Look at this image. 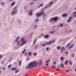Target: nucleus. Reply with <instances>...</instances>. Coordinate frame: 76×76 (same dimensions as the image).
<instances>
[{
  "mask_svg": "<svg viewBox=\"0 0 76 76\" xmlns=\"http://www.w3.org/2000/svg\"><path fill=\"white\" fill-rule=\"evenodd\" d=\"M3 63H4V62H3V61H2L1 62V64H3Z\"/></svg>",
  "mask_w": 76,
  "mask_h": 76,
  "instance_id": "5fc2aeb1",
  "label": "nucleus"
},
{
  "mask_svg": "<svg viewBox=\"0 0 76 76\" xmlns=\"http://www.w3.org/2000/svg\"><path fill=\"white\" fill-rule=\"evenodd\" d=\"M55 42V40H50L49 42L46 43L45 44L42 43L41 45L42 47H45L46 45H50L53 43H54Z\"/></svg>",
  "mask_w": 76,
  "mask_h": 76,
  "instance_id": "7ed1b4c3",
  "label": "nucleus"
},
{
  "mask_svg": "<svg viewBox=\"0 0 76 76\" xmlns=\"http://www.w3.org/2000/svg\"><path fill=\"white\" fill-rule=\"evenodd\" d=\"M73 14H76V12H73Z\"/></svg>",
  "mask_w": 76,
  "mask_h": 76,
  "instance_id": "680f3d73",
  "label": "nucleus"
},
{
  "mask_svg": "<svg viewBox=\"0 0 76 76\" xmlns=\"http://www.w3.org/2000/svg\"><path fill=\"white\" fill-rule=\"evenodd\" d=\"M30 60V58H27V61H28V60Z\"/></svg>",
  "mask_w": 76,
  "mask_h": 76,
  "instance_id": "3c124183",
  "label": "nucleus"
},
{
  "mask_svg": "<svg viewBox=\"0 0 76 76\" xmlns=\"http://www.w3.org/2000/svg\"><path fill=\"white\" fill-rule=\"evenodd\" d=\"M42 63V61L41 60H40L39 61V65H40L41 66V64Z\"/></svg>",
  "mask_w": 76,
  "mask_h": 76,
  "instance_id": "ddd939ff",
  "label": "nucleus"
},
{
  "mask_svg": "<svg viewBox=\"0 0 76 76\" xmlns=\"http://www.w3.org/2000/svg\"><path fill=\"white\" fill-rule=\"evenodd\" d=\"M33 11V10L32 9H31V10H30L29 11V12L28 13V14L30 15V16H31L32 15V12Z\"/></svg>",
  "mask_w": 76,
  "mask_h": 76,
  "instance_id": "0eeeda50",
  "label": "nucleus"
},
{
  "mask_svg": "<svg viewBox=\"0 0 76 76\" xmlns=\"http://www.w3.org/2000/svg\"><path fill=\"white\" fill-rule=\"evenodd\" d=\"M11 70H17V69H16L15 68H11Z\"/></svg>",
  "mask_w": 76,
  "mask_h": 76,
  "instance_id": "a211bd4d",
  "label": "nucleus"
},
{
  "mask_svg": "<svg viewBox=\"0 0 76 76\" xmlns=\"http://www.w3.org/2000/svg\"><path fill=\"white\" fill-rule=\"evenodd\" d=\"M36 41H37V39H35V40L34 41L33 44H35V42H36Z\"/></svg>",
  "mask_w": 76,
  "mask_h": 76,
  "instance_id": "7c9ffc66",
  "label": "nucleus"
},
{
  "mask_svg": "<svg viewBox=\"0 0 76 76\" xmlns=\"http://www.w3.org/2000/svg\"><path fill=\"white\" fill-rule=\"evenodd\" d=\"M72 17H70L69 18V19L68 20H67L66 22L67 23H69V22H70V20H72Z\"/></svg>",
  "mask_w": 76,
  "mask_h": 76,
  "instance_id": "6e6552de",
  "label": "nucleus"
},
{
  "mask_svg": "<svg viewBox=\"0 0 76 76\" xmlns=\"http://www.w3.org/2000/svg\"><path fill=\"white\" fill-rule=\"evenodd\" d=\"M3 69L4 70H6V68H5V67H4L3 68Z\"/></svg>",
  "mask_w": 76,
  "mask_h": 76,
  "instance_id": "e2e57ef3",
  "label": "nucleus"
},
{
  "mask_svg": "<svg viewBox=\"0 0 76 76\" xmlns=\"http://www.w3.org/2000/svg\"><path fill=\"white\" fill-rule=\"evenodd\" d=\"M67 16V14H63L62 15V17H66Z\"/></svg>",
  "mask_w": 76,
  "mask_h": 76,
  "instance_id": "9b49d317",
  "label": "nucleus"
},
{
  "mask_svg": "<svg viewBox=\"0 0 76 76\" xmlns=\"http://www.w3.org/2000/svg\"><path fill=\"white\" fill-rule=\"evenodd\" d=\"M45 15V13H44L42 16V17H44Z\"/></svg>",
  "mask_w": 76,
  "mask_h": 76,
  "instance_id": "4c0bfd02",
  "label": "nucleus"
},
{
  "mask_svg": "<svg viewBox=\"0 0 76 76\" xmlns=\"http://www.w3.org/2000/svg\"><path fill=\"white\" fill-rule=\"evenodd\" d=\"M44 13V11H42L40 12H37L36 13V15L37 16V17L38 18V17H39L40 16H42V14Z\"/></svg>",
  "mask_w": 76,
  "mask_h": 76,
  "instance_id": "20e7f679",
  "label": "nucleus"
},
{
  "mask_svg": "<svg viewBox=\"0 0 76 76\" xmlns=\"http://www.w3.org/2000/svg\"><path fill=\"white\" fill-rule=\"evenodd\" d=\"M53 20H54V19L53 18L50 19V21H51V22L53 21Z\"/></svg>",
  "mask_w": 76,
  "mask_h": 76,
  "instance_id": "a19ab883",
  "label": "nucleus"
},
{
  "mask_svg": "<svg viewBox=\"0 0 76 76\" xmlns=\"http://www.w3.org/2000/svg\"><path fill=\"white\" fill-rule=\"evenodd\" d=\"M11 67H12V65L10 64L8 66V68H10Z\"/></svg>",
  "mask_w": 76,
  "mask_h": 76,
  "instance_id": "473e14b6",
  "label": "nucleus"
},
{
  "mask_svg": "<svg viewBox=\"0 0 76 76\" xmlns=\"http://www.w3.org/2000/svg\"><path fill=\"white\" fill-rule=\"evenodd\" d=\"M28 54L29 55V56H31L32 55V53H31V52H30L28 53Z\"/></svg>",
  "mask_w": 76,
  "mask_h": 76,
  "instance_id": "bb28decb",
  "label": "nucleus"
},
{
  "mask_svg": "<svg viewBox=\"0 0 76 76\" xmlns=\"http://www.w3.org/2000/svg\"><path fill=\"white\" fill-rule=\"evenodd\" d=\"M19 38H20V36H19L18 37H17L16 38V40H18V39H19Z\"/></svg>",
  "mask_w": 76,
  "mask_h": 76,
  "instance_id": "72a5a7b5",
  "label": "nucleus"
},
{
  "mask_svg": "<svg viewBox=\"0 0 76 76\" xmlns=\"http://www.w3.org/2000/svg\"><path fill=\"white\" fill-rule=\"evenodd\" d=\"M45 9H44V8H42V10H44Z\"/></svg>",
  "mask_w": 76,
  "mask_h": 76,
  "instance_id": "0e129e2a",
  "label": "nucleus"
},
{
  "mask_svg": "<svg viewBox=\"0 0 76 76\" xmlns=\"http://www.w3.org/2000/svg\"><path fill=\"white\" fill-rule=\"evenodd\" d=\"M15 4V2H13L11 4L12 6H13Z\"/></svg>",
  "mask_w": 76,
  "mask_h": 76,
  "instance_id": "5701e85b",
  "label": "nucleus"
},
{
  "mask_svg": "<svg viewBox=\"0 0 76 76\" xmlns=\"http://www.w3.org/2000/svg\"><path fill=\"white\" fill-rule=\"evenodd\" d=\"M50 61V59H48V60L46 61H45V63H49Z\"/></svg>",
  "mask_w": 76,
  "mask_h": 76,
  "instance_id": "f3484780",
  "label": "nucleus"
},
{
  "mask_svg": "<svg viewBox=\"0 0 76 76\" xmlns=\"http://www.w3.org/2000/svg\"><path fill=\"white\" fill-rule=\"evenodd\" d=\"M15 42H17V44H18V45H20V40H15Z\"/></svg>",
  "mask_w": 76,
  "mask_h": 76,
  "instance_id": "9d476101",
  "label": "nucleus"
},
{
  "mask_svg": "<svg viewBox=\"0 0 76 76\" xmlns=\"http://www.w3.org/2000/svg\"><path fill=\"white\" fill-rule=\"evenodd\" d=\"M52 67H56V66H55L54 65H52Z\"/></svg>",
  "mask_w": 76,
  "mask_h": 76,
  "instance_id": "6e6d98bb",
  "label": "nucleus"
},
{
  "mask_svg": "<svg viewBox=\"0 0 76 76\" xmlns=\"http://www.w3.org/2000/svg\"><path fill=\"white\" fill-rule=\"evenodd\" d=\"M25 38L24 37H22L20 39V41L21 42H22V43L20 45V47H22V45L25 44H26L27 43V41L26 40H25Z\"/></svg>",
  "mask_w": 76,
  "mask_h": 76,
  "instance_id": "f03ea898",
  "label": "nucleus"
},
{
  "mask_svg": "<svg viewBox=\"0 0 76 76\" xmlns=\"http://www.w3.org/2000/svg\"><path fill=\"white\" fill-rule=\"evenodd\" d=\"M69 32H70V33H71L72 32V29H70L69 31Z\"/></svg>",
  "mask_w": 76,
  "mask_h": 76,
  "instance_id": "ea45409f",
  "label": "nucleus"
},
{
  "mask_svg": "<svg viewBox=\"0 0 76 76\" xmlns=\"http://www.w3.org/2000/svg\"><path fill=\"white\" fill-rule=\"evenodd\" d=\"M19 72V70H18V71H16L15 72V73L16 74V73H18V72Z\"/></svg>",
  "mask_w": 76,
  "mask_h": 76,
  "instance_id": "c9c22d12",
  "label": "nucleus"
},
{
  "mask_svg": "<svg viewBox=\"0 0 76 76\" xmlns=\"http://www.w3.org/2000/svg\"><path fill=\"white\" fill-rule=\"evenodd\" d=\"M56 61L54 62H53V65H55V64H56Z\"/></svg>",
  "mask_w": 76,
  "mask_h": 76,
  "instance_id": "37998d69",
  "label": "nucleus"
},
{
  "mask_svg": "<svg viewBox=\"0 0 76 76\" xmlns=\"http://www.w3.org/2000/svg\"><path fill=\"white\" fill-rule=\"evenodd\" d=\"M53 21L54 22H56L57 20H58V17H56L53 18Z\"/></svg>",
  "mask_w": 76,
  "mask_h": 76,
  "instance_id": "1a4fd4ad",
  "label": "nucleus"
},
{
  "mask_svg": "<svg viewBox=\"0 0 76 76\" xmlns=\"http://www.w3.org/2000/svg\"><path fill=\"white\" fill-rule=\"evenodd\" d=\"M54 3V2H51L49 3V5H48V7H50L51 5H52V4H53Z\"/></svg>",
  "mask_w": 76,
  "mask_h": 76,
  "instance_id": "f8f14e48",
  "label": "nucleus"
},
{
  "mask_svg": "<svg viewBox=\"0 0 76 76\" xmlns=\"http://www.w3.org/2000/svg\"><path fill=\"white\" fill-rule=\"evenodd\" d=\"M17 7H16V6H15V7L13 9V10H15L16 9V8H17Z\"/></svg>",
  "mask_w": 76,
  "mask_h": 76,
  "instance_id": "cd10ccee",
  "label": "nucleus"
},
{
  "mask_svg": "<svg viewBox=\"0 0 76 76\" xmlns=\"http://www.w3.org/2000/svg\"><path fill=\"white\" fill-rule=\"evenodd\" d=\"M55 32V31H53L51 32L50 34H53V33H54Z\"/></svg>",
  "mask_w": 76,
  "mask_h": 76,
  "instance_id": "c03bdc74",
  "label": "nucleus"
},
{
  "mask_svg": "<svg viewBox=\"0 0 76 76\" xmlns=\"http://www.w3.org/2000/svg\"><path fill=\"white\" fill-rule=\"evenodd\" d=\"M57 49L58 50H60L61 49V47L59 46H58L57 47Z\"/></svg>",
  "mask_w": 76,
  "mask_h": 76,
  "instance_id": "2eb2a0df",
  "label": "nucleus"
},
{
  "mask_svg": "<svg viewBox=\"0 0 76 76\" xmlns=\"http://www.w3.org/2000/svg\"><path fill=\"white\" fill-rule=\"evenodd\" d=\"M56 27L57 28H59V26H57Z\"/></svg>",
  "mask_w": 76,
  "mask_h": 76,
  "instance_id": "052dcab7",
  "label": "nucleus"
},
{
  "mask_svg": "<svg viewBox=\"0 0 76 76\" xmlns=\"http://www.w3.org/2000/svg\"><path fill=\"white\" fill-rule=\"evenodd\" d=\"M69 69H68L67 70H66V72H69Z\"/></svg>",
  "mask_w": 76,
  "mask_h": 76,
  "instance_id": "bf43d9fd",
  "label": "nucleus"
},
{
  "mask_svg": "<svg viewBox=\"0 0 76 76\" xmlns=\"http://www.w3.org/2000/svg\"><path fill=\"white\" fill-rule=\"evenodd\" d=\"M65 53H66V54H67V55L68 54H69V53H68V52H67V51L65 52Z\"/></svg>",
  "mask_w": 76,
  "mask_h": 76,
  "instance_id": "49530a36",
  "label": "nucleus"
},
{
  "mask_svg": "<svg viewBox=\"0 0 76 76\" xmlns=\"http://www.w3.org/2000/svg\"><path fill=\"white\" fill-rule=\"evenodd\" d=\"M17 13H18V9H16V10L12 12L11 13V15H12V16H13L15 15H16Z\"/></svg>",
  "mask_w": 76,
  "mask_h": 76,
  "instance_id": "39448f33",
  "label": "nucleus"
},
{
  "mask_svg": "<svg viewBox=\"0 0 76 76\" xmlns=\"http://www.w3.org/2000/svg\"><path fill=\"white\" fill-rule=\"evenodd\" d=\"M72 58H74V57H75V55L74 54V53H72Z\"/></svg>",
  "mask_w": 76,
  "mask_h": 76,
  "instance_id": "393cba45",
  "label": "nucleus"
},
{
  "mask_svg": "<svg viewBox=\"0 0 76 76\" xmlns=\"http://www.w3.org/2000/svg\"><path fill=\"white\" fill-rule=\"evenodd\" d=\"M37 25H35L34 26V28H37Z\"/></svg>",
  "mask_w": 76,
  "mask_h": 76,
  "instance_id": "f704fd0d",
  "label": "nucleus"
},
{
  "mask_svg": "<svg viewBox=\"0 0 76 76\" xmlns=\"http://www.w3.org/2000/svg\"><path fill=\"white\" fill-rule=\"evenodd\" d=\"M61 61H63L64 60V57L61 56L60 58Z\"/></svg>",
  "mask_w": 76,
  "mask_h": 76,
  "instance_id": "4468645a",
  "label": "nucleus"
},
{
  "mask_svg": "<svg viewBox=\"0 0 76 76\" xmlns=\"http://www.w3.org/2000/svg\"><path fill=\"white\" fill-rule=\"evenodd\" d=\"M70 45V43H68L66 46V48H67V47H69Z\"/></svg>",
  "mask_w": 76,
  "mask_h": 76,
  "instance_id": "412c9836",
  "label": "nucleus"
},
{
  "mask_svg": "<svg viewBox=\"0 0 76 76\" xmlns=\"http://www.w3.org/2000/svg\"><path fill=\"white\" fill-rule=\"evenodd\" d=\"M1 57H2V55H0V58H1Z\"/></svg>",
  "mask_w": 76,
  "mask_h": 76,
  "instance_id": "69168bd1",
  "label": "nucleus"
},
{
  "mask_svg": "<svg viewBox=\"0 0 76 76\" xmlns=\"http://www.w3.org/2000/svg\"><path fill=\"white\" fill-rule=\"evenodd\" d=\"M16 63L15 62L13 64L14 65H16Z\"/></svg>",
  "mask_w": 76,
  "mask_h": 76,
  "instance_id": "13d9d810",
  "label": "nucleus"
},
{
  "mask_svg": "<svg viewBox=\"0 0 76 76\" xmlns=\"http://www.w3.org/2000/svg\"><path fill=\"white\" fill-rule=\"evenodd\" d=\"M74 17H76V15H74Z\"/></svg>",
  "mask_w": 76,
  "mask_h": 76,
  "instance_id": "774afa93",
  "label": "nucleus"
},
{
  "mask_svg": "<svg viewBox=\"0 0 76 76\" xmlns=\"http://www.w3.org/2000/svg\"><path fill=\"white\" fill-rule=\"evenodd\" d=\"M34 56H36L37 55V53H34Z\"/></svg>",
  "mask_w": 76,
  "mask_h": 76,
  "instance_id": "8fccbe9b",
  "label": "nucleus"
},
{
  "mask_svg": "<svg viewBox=\"0 0 76 76\" xmlns=\"http://www.w3.org/2000/svg\"><path fill=\"white\" fill-rule=\"evenodd\" d=\"M63 26V24H61L60 25V26L61 27H62Z\"/></svg>",
  "mask_w": 76,
  "mask_h": 76,
  "instance_id": "a18cd8bd",
  "label": "nucleus"
},
{
  "mask_svg": "<svg viewBox=\"0 0 76 76\" xmlns=\"http://www.w3.org/2000/svg\"><path fill=\"white\" fill-rule=\"evenodd\" d=\"M38 20H39V19H38V18H37L35 20V21L37 22L38 21Z\"/></svg>",
  "mask_w": 76,
  "mask_h": 76,
  "instance_id": "2f4dec72",
  "label": "nucleus"
},
{
  "mask_svg": "<svg viewBox=\"0 0 76 76\" xmlns=\"http://www.w3.org/2000/svg\"><path fill=\"white\" fill-rule=\"evenodd\" d=\"M19 58H18L17 59V61H19Z\"/></svg>",
  "mask_w": 76,
  "mask_h": 76,
  "instance_id": "338daca9",
  "label": "nucleus"
},
{
  "mask_svg": "<svg viewBox=\"0 0 76 76\" xmlns=\"http://www.w3.org/2000/svg\"><path fill=\"white\" fill-rule=\"evenodd\" d=\"M26 51V49H25L23 50V52L22 54H24V53H25V52Z\"/></svg>",
  "mask_w": 76,
  "mask_h": 76,
  "instance_id": "c756f323",
  "label": "nucleus"
},
{
  "mask_svg": "<svg viewBox=\"0 0 76 76\" xmlns=\"http://www.w3.org/2000/svg\"><path fill=\"white\" fill-rule=\"evenodd\" d=\"M48 37H49V35H46L44 37H45V38H48Z\"/></svg>",
  "mask_w": 76,
  "mask_h": 76,
  "instance_id": "4be33fe9",
  "label": "nucleus"
},
{
  "mask_svg": "<svg viewBox=\"0 0 76 76\" xmlns=\"http://www.w3.org/2000/svg\"><path fill=\"white\" fill-rule=\"evenodd\" d=\"M56 70H59V71H60V69H56Z\"/></svg>",
  "mask_w": 76,
  "mask_h": 76,
  "instance_id": "864d4df0",
  "label": "nucleus"
},
{
  "mask_svg": "<svg viewBox=\"0 0 76 76\" xmlns=\"http://www.w3.org/2000/svg\"><path fill=\"white\" fill-rule=\"evenodd\" d=\"M48 7V5H47L45 7V9H47Z\"/></svg>",
  "mask_w": 76,
  "mask_h": 76,
  "instance_id": "58836bf2",
  "label": "nucleus"
},
{
  "mask_svg": "<svg viewBox=\"0 0 76 76\" xmlns=\"http://www.w3.org/2000/svg\"><path fill=\"white\" fill-rule=\"evenodd\" d=\"M42 6H43V4H41L38 7V9H39V8H40V7H42Z\"/></svg>",
  "mask_w": 76,
  "mask_h": 76,
  "instance_id": "6ab92c4d",
  "label": "nucleus"
},
{
  "mask_svg": "<svg viewBox=\"0 0 76 76\" xmlns=\"http://www.w3.org/2000/svg\"><path fill=\"white\" fill-rule=\"evenodd\" d=\"M37 66V63L36 61H33L29 63L26 67L27 70H30L31 69Z\"/></svg>",
  "mask_w": 76,
  "mask_h": 76,
  "instance_id": "f257e3e1",
  "label": "nucleus"
},
{
  "mask_svg": "<svg viewBox=\"0 0 76 76\" xmlns=\"http://www.w3.org/2000/svg\"><path fill=\"white\" fill-rule=\"evenodd\" d=\"M48 65H49V64L47 63V64L45 65V66H48Z\"/></svg>",
  "mask_w": 76,
  "mask_h": 76,
  "instance_id": "603ef678",
  "label": "nucleus"
},
{
  "mask_svg": "<svg viewBox=\"0 0 76 76\" xmlns=\"http://www.w3.org/2000/svg\"><path fill=\"white\" fill-rule=\"evenodd\" d=\"M22 63V61H20L19 62V66H21V64Z\"/></svg>",
  "mask_w": 76,
  "mask_h": 76,
  "instance_id": "a878e982",
  "label": "nucleus"
},
{
  "mask_svg": "<svg viewBox=\"0 0 76 76\" xmlns=\"http://www.w3.org/2000/svg\"><path fill=\"white\" fill-rule=\"evenodd\" d=\"M69 63V61H68L66 60L65 62V65H66V64H67V63Z\"/></svg>",
  "mask_w": 76,
  "mask_h": 76,
  "instance_id": "aec40b11",
  "label": "nucleus"
},
{
  "mask_svg": "<svg viewBox=\"0 0 76 76\" xmlns=\"http://www.w3.org/2000/svg\"><path fill=\"white\" fill-rule=\"evenodd\" d=\"M1 4L2 5H4V2H1Z\"/></svg>",
  "mask_w": 76,
  "mask_h": 76,
  "instance_id": "79ce46f5",
  "label": "nucleus"
},
{
  "mask_svg": "<svg viewBox=\"0 0 76 76\" xmlns=\"http://www.w3.org/2000/svg\"><path fill=\"white\" fill-rule=\"evenodd\" d=\"M69 63L70 64V65H72V61H69Z\"/></svg>",
  "mask_w": 76,
  "mask_h": 76,
  "instance_id": "c85d7f7f",
  "label": "nucleus"
},
{
  "mask_svg": "<svg viewBox=\"0 0 76 76\" xmlns=\"http://www.w3.org/2000/svg\"><path fill=\"white\" fill-rule=\"evenodd\" d=\"M63 50H65V49L64 48V47H63L61 48V51H63Z\"/></svg>",
  "mask_w": 76,
  "mask_h": 76,
  "instance_id": "b1692460",
  "label": "nucleus"
},
{
  "mask_svg": "<svg viewBox=\"0 0 76 76\" xmlns=\"http://www.w3.org/2000/svg\"><path fill=\"white\" fill-rule=\"evenodd\" d=\"M41 36H44V34H42L40 35Z\"/></svg>",
  "mask_w": 76,
  "mask_h": 76,
  "instance_id": "4d7b16f0",
  "label": "nucleus"
},
{
  "mask_svg": "<svg viewBox=\"0 0 76 76\" xmlns=\"http://www.w3.org/2000/svg\"><path fill=\"white\" fill-rule=\"evenodd\" d=\"M48 50H49V47L47 48L46 49L47 51H48Z\"/></svg>",
  "mask_w": 76,
  "mask_h": 76,
  "instance_id": "e433bc0d",
  "label": "nucleus"
},
{
  "mask_svg": "<svg viewBox=\"0 0 76 76\" xmlns=\"http://www.w3.org/2000/svg\"><path fill=\"white\" fill-rule=\"evenodd\" d=\"M74 45H75V44H74L71 45L70 46L68 47V49H69V50H70V49H71L72 48V47H73Z\"/></svg>",
  "mask_w": 76,
  "mask_h": 76,
  "instance_id": "423d86ee",
  "label": "nucleus"
},
{
  "mask_svg": "<svg viewBox=\"0 0 76 76\" xmlns=\"http://www.w3.org/2000/svg\"><path fill=\"white\" fill-rule=\"evenodd\" d=\"M68 26V25L67 24H66L64 26V27H66V26Z\"/></svg>",
  "mask_w": 76,
  "mask_h": 76,
  "instance_id": "de8ad7c7",
  "label": "nucleus"
},
{
  "mask_svg": "<svg viewBox=\"0 0 76 76\" xmlns=\"http://www.w3.org/2000/svg\"><path fill=\"white\" fill-rule=\"evenodd\" d=\"M60 66L61 67H62L63 69V68H64V64H63V63H61V64L60 65Z\"/></svg>",
  "mask_w": 76,
  "mask_h": 76,
  "instance_id": "dca6fc26",
  "label": "nucleus"
},
{
  "mask_svg": "<svg viewBox=\"0 0 76 76\" xmlns=\"http://www.w3.org/2000/svg\"><path fill=\"white\" fill-rule=\"evenodd\" d=\"M35 48H36V49H37V48H38V46L37 45H36L35 46Z\"/></svg>",
  "mask_w": 76,
  "mask_h": 76,
  "instance_id": "09e8293b",
  "label": "nucleus"
}]
</instances>
